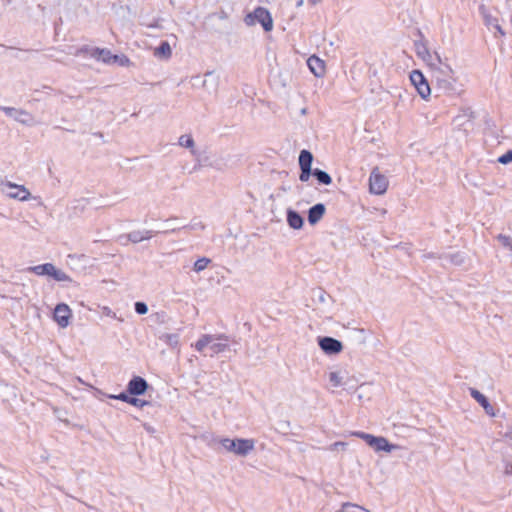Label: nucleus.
Listing matches in <instances>:
<instances>
[{"instance_id":"obj_1","label":"nucleus","mask_w":512,"mask_h":512,"mask_svg":"<svg viewBox=\"0 0 512 512\" xmlns=\"http://www.w3.org/2000/svg\"><path fill=\"white\" fill-rule=\"evenodd\" d=\"M230 336L225 333L219 334H202L199 339L191 344L197 352L204 353L207 349L210 356L223 353L230 348Z\"/></svg>"},{"instance_id":"obj_2","label":"nucleus","mask_w":512,"mask_h":512,"mask_svg":"<svg viewBox=\"0 0 512 512\" xmlns=\"http://www.w3.org/2000/svg\"><path fill=\"white\" fill-rule=\"evenodd\" d=\"M431 69L434 71V77L440 90L446 94L456 93L457 80L454 76L453 69L448 64L443 63L441 60L439 66L431 67Z\"/></svg>"},{"instance_id":"obj_3","label":"nucleus","mask_w":512,"mask_h":512,"mask_svg":"<svg viewBox=\"0 0 512 512\" xmlns=\"http://www.w3.org/2000/svg\"><path fill=\"white\" fill-rule=\"evenodd\" d=\"M219 444L227 451L234 453L240 457H246L255 449L254 439L244 438H221L218 440Z\"/></svg>"},{"instance_id":"obj_4","label":"nucleus","mask_w":512,"mask_h":512,"mask_svg":"<svg viewBox=\"0 0 512 512\" xmlns=\"http://www.w3.org/2000/svg\"><path fill=\"white\" fill-rule=\"evenodd\" d=\"M420 39L414 41V48L416 55L422 59L427 65L436 67L441 64V57L437 52L431 53L428 49L427 42L421 32H419Z\"/></svg>"},{"instance_id":"obj_5","label":"nucleus","mask_w":512,"mask_h":512,"mask_svg":"<svg viewBox=\"0 0 512 512\" xmlns=\"http://www.w3.org/2000/svg\"><path fill=\"white\" fill-rule=\"evenodd\" d=\"M76 55L90 57L96 60L97 62H101L106 65H111L113 53L108 48H99L85 45L77 50Z\"/></svg>"},{"instance_id":"obj_6","label":"nucleus","mask_w":512,"mask_h":512,"mask_svg":"<svg viewBox=\"0 0 512 512\" xmlns=\"http://www.w3.org/2000/svg\"><path fill=\"white\" fill-rule=\"evenodd\" d=\"M245 23L248 26L253 25L256 21L260 23L266 32L273 29V19L270 12L264 7H257L254 11L245 17Z\"/></svg>"},{"instance_id":"obj_7","label":"nucleus","mask_w":512,"mask_h":512,"mask_svg":"<svg viewBox=\"0 0 512 512\" xmlns=\"http://www.w3.org/2000/svg\"><path fill=\"white\" fill-rule=\"evenodd\" d=\"M0 189L9 198L19 201H28L31 198L30 191L24 185H18L10 181H1Z\"/></svg>"},{"instance_id":"obj_8","label":"nucleus","mask_w":512,"mask_h":512,"mask_svg":"<svg viewBox=\"0 0 512 512\" xmlns=\"http://www.w3.org/2000/svg\"><path fill=\"white\" fill-rule=\"evenodd\" d=\"M0 110L3 111L7 116L13 118L15 121L27 125L33 126L36 121L31 113L26 110L16 109L14 107L0 106Z\"/></svg>"},{"instance_id":"obj_9","label":"nucleus","mask_w":512,"mask_h":512,"mask_svg":"<svg viewBox=\"0 0 512 512\" xmlns=\"http://www.w3.org/2000/svg\"><path fill=\"white\" fill-rule=\"evenodd\" d=\"M410 81L413 86L416 88L418 94L423 99H427L430 96L431 89L430 86L424 77L423 73L420 70H413L410 73Z\"/></svg>"},{"instance_id":"obj_10","label":"nucleus","mask_w":512,"mask_h":512,"mask_svg":"<svg viewBox=\"0 0 512 512\" xmlns=\"http://www.w3.org/2000/svg\"><path fill=\"white\" fill-rule=\"evenodd\" d=\"M388 187L387 178L378 172L375 168L369 177V190L372 194L381 195L384 194Z\"/></svg>"},{"instance_id":"obj_11","label":"nucleus","mask_w":512,"mask_h":512,"mask_svg":"<svg viewBox=\"0 0 512 512\" xmlns=\"http://www.w3.org/2000/svg\"><path fill=\"white\" fill-rule=\"evenodd\" d=\"M71 317L72 311L67 304L60 303L56 305L53 318L61 328H66L69 325Z\"/></svg>"},{"instance_id":"obj_12","label":"nucleus","mask_w":512,"mask_h":512,"mask_svg":"<svg viewBox=\"0 0 512 512\" xmlns=\"http://www.w3.org/2000/svg\"><path fill=\"white\" fill-rule=\"evenodd\" d=\"M318 345L328 355L338 354L342 351L343 345L341 341L332 337H319Z\"/></svg>"},{"instance_id":"obj_13","label":"nucleus","mask_w":512,"mask_h":512,"mask_svg":"<svg viewBox=\"0 0 512 512\" xmlns=\"http://www.w3.org/2000/svg\"><path fill=\"white\" fill-rule=\"evenodd\" d=\"M147 388H148V383L144 378H142L140 376H134L128 382L127 392L130 395L139 396V395H143L146 392Z\"/></svg>"},{"instance_id":"obj_14","label":"nucleus","mask_w":512,"mask_h":512,"mask_svg":"<svg viewBox=\"0 0 512 512\" xmlns=\"http://www.w3.org/2000/svg\"><path fill=\"white\" fill-rule=\"evenodd\" d=\"M469 393H470L471 397L474 400H476L480 406H482V408L485 410V412L488 415H490V416L495 415L494 408L490 404V402L488 401V399L485 395H483L480 391H478L475 388H469Z\"/></svg>"},{"instance_id":"obj_15","label":"nucleus","mask_w":512,"mask_h":512,"mask_svg":"<svg viewBox=\"0 0 512 512\" xmlns=\"http://www.w3.org/2000/svg\"><path fill=\"white\" fill-rule=\"evenodd\" d=\"M307 65L310 71L316 76L321 77L325 73V62L319 57L313 55L308 58Z\"/></svg>"},{"instance_id":"obj_16","label":"nucleus","mask_w":512,"mask_h":512,"mask_svg":"<svg viewBox=\"0 0 512 512\" xmlns=\"http://www.w3.org/2000/svg\"><path fill=\"white\" fill-rule=\"evenodd\" d=\"M326 211L325 205L322 203L315 204L308 210V222L310 225L317 224Z\"/></svg>"},{"instance_id":"obj_17","label":"nucleus","mask_w":512,"mask_h":512,"mask_svg":"<svg viewBox=\"0 0 512 512\" xmlns=\"http://www.w3.org/2000/svg\"><path fill=\"white\" fill-rule=\"evenodd\" d=\"M399 446L395 444H390L385 437L377 436L374 442L373 449L376 452L385 451L392 452L395 449H398Z\"/></svg>"},{"instance_id":"obj_18","label":"nucleus","mask_w":512,"mask_h":512,"mask_svg":"<svg viewBox=\"0 0 512 512\" xmlns=\"http://www.w3.org/2000/svg\"><path fill=\"white\" fill-rule=\"evenodd\" d=\"M287 223L293 229H301L304 224V220L298 212L294 211L293 209H288Z\"/></svg>"},{"instance_id":"obj_19","label":"nucleus","mask_w":512,"mask_h":512,"mask_svg":"<svg viewBox=\"0 0 512 512\" xmlns=\"http://www.w3.org/2000/svg\"><path fill=\"white\" fill-rule=\"evenodd\" d=\"M172 55V50L167 41H162L154 50V56L164 59H169Z\"/></svg>"},{"instance_id":"obj_20","label":"nucleus","mask_w":512,"mask_h":512,"mask_svg":"<svg viewBox=\"0 0 512 512\" xmlns=\"http://www.w3.org/2000/svg\"><path fill=\"white\" fill-rule=\"evenodd\" d=\"M439 258L455 266H460L464 263V256L460 252L443 254Z\"/></svg>"},{"instance_id":"obj_21","label":"nucleus","mask_w":512,"mask_h":512,"mask_svg":"<svg viewBox=\"0 0 512 512\" xmlns=\"http://www.w3.org/2000/svg\"><path fill=\"white\" fill-rule=\"evenodd\" d=\"M52 268H53L52 263H44V264L29 267L28 270L38 276H44V275L50 276Z\"/></svg>"},{"instance_id":"obj_22","label":"nucleus","mask_w":512,"mask_h":512,"mask_svg":"<svg viewBox=\"0 0 512 512\" xmlns=\"http://www.w3.org/2000/svg\"><path fill=\"white\" fill-rule=\"evenodd\" d=\"M50 277H52L55 281H58V282L75 283L73 281V279L67 273H65L63 270L57 269L54 264H53V268H52Z\"/></svg>"},{"instance_id":"obj_23","label":"nucleus","mask_w":512,"mask_h":512,"mask_svg":"<svg viewBox=\"0 0 512 512\" xmlns=\"http://www.w3.org/2000/svg\"><path fill=\"white\" fill-rule=\"evenodd\" d=\"M159 339L171 348L179 345V335L176 333H164L159 336Z\"/></svg>"},{"instance_id":"obj_24","label":"nucleus","mask_w":512,"mask_h":512,"mask_svg":"<svg viewBox=\"0 0 512 512\" xmlns=\"http://www.w3.org/2000/svg\"><path fill=\"white\" fill-rule=\"evenodd\" d=\"M312 175L316 178L319 184L330 185L332 183L331 176L321 169L315 168Z\"/></svg>"},{"instance_id":"obj_25","label":"nucleus","mask_w":512,"mask_h":512,"mask_svg":"<svg viewBox=\"0 0 512 512\" xmlns=\"http://www.w3.org/2000/svg\"><path fill=\"white\" fill-rule=\"evenodd\" d=\"M313 155L308 150H302L299 155L300 168H311Z\"/></svg>"},{"instance_id":"obj_26","label":"nucleus","mask_w":512,"mask_h":512,"mask_svg":"<svg viewBox=\"0 0 512 512\" xmlns=\"http://www.w3.org/2000/svg\"><path fill=\"white\" fill-rule=\"evenodd\" d=\"M336 512H371L369 509L358 504L345 502L342 504L341 509Z\"/></svg>"},{"instance_id":"obj_27","label":"nucleus","mask_w":512,"mask_h":512,"mask_svg":"<svg viewBox=\"0 0 512 512\" xmlns=\"http://www.w3.org/2000/svg\"><path fill=\"white\" fill-rule=\"evenodd\" d=\"M126 239L129 242H132L134 244L140 243L143 241L142 231L140 230H134L128 234L121 235L119 237V240Z\"/></svg>"},{"instance_id":"obj_28","label":"nucleus","mask_w":512,"mask_h":512,"mask_svg":"<svg viewBox=\"0 0 512 512\" xmlns=\"http://www.w3.org/2000/svg\"><path fill=\"white\" fill-rule=\"evenodd\" d=\"M205 228V225L202 223V222H197V223H191L189 225H185L181 228H172V229H169V230H165L163 231V233L165 234H168V233H175L177 231H181V230H203Z\"/></svg>"},{"instance_id":"obj_29","label":"nucleus","mask_w":512,"mask_h":512,"mask_svg":"<svg viewBox=\"0 0 512 512\" xmlns=\"http://www.w3.org/2000/svg\"><path fill=\"white\" fill-rule=\"evenodd\" d=\"M113 64L120 66V67H129L131 65V61L124 54H120V55L113 54L112 60H111V65H113Z\"/></svg>"},{"instance_id":"obj_30","label":"nucleus","mask_w":512,"mask_h":512,"mask_svg":"<svg viewBox=\"0 0 512 512\" xmlns=\"http://www.w3.org/2000/svg\"><path fill=\"white\" fill-rule=\"evenodd\" d=\"M354 436L364 440L370 447L373 448L374 446V442H375V439L377 436H374L372 434H369V433H365V432H360V431H357V432H354L353 433Z\"/></svg>"},{"instance_id":"obj_31","label":"nucleus","mask_w":512,"mask_h":512,"mask_svg":"<svg viewBox=\"0 0 512 512\" xmlns=\"http://www.w3.org/2000/svg\"><path fill=\"white\" fill-rule=\"evenodd\" d=\"M211 262V260L209 258H206V257H202V258H199L195 261L194 265H193V270L197 273L203 271L204 269H206V267L208 266V264Z\"/></svg>"},{"instance_id":"obj_32","label":"nucleus","mask_w":512,"mask_h":512,"mask_svg":"<svg viewBox=\"0 0 512 512\" xmlns=\"http://www.w3.org/2000/svg\"><path fill=\"white\" fill-rule=\"evenodd\" d=\"M179 145L185 148L192 149L194 147V140L190 135H182L178 141Z\"/></svg>"},{"instance_id":"obj_33","label":"nucleus","mask_w":512,"mask_h":512,"mask_svg":"<svg viewBox=\"0 0 512 512\" xmlns=\"http://www.w3.org/2000/svg\"><path fill=\"white\" fill-rule=\"evenodd\" d=\"M329 381L333 387H339L342 385V377L338 372H330Z\"/></svg>"},{"instance_id":"obj_34","label":"nucleus","mask_w":512,"mask_h":512,"mask_svg":"<svg viewBox=\"0 0 512 512\" xmlns=\"http://www.w3.org/2000/svg\"><path fill=\"white\" fill-rule=\"evenodd\" d=\"M483 19H484L485 25L488 26V27H493L494 28V26H497V24L499 23V20L496 17H494L491 14H489V13H484L483 14Z\"/></svg>"},{"instance_id":"obj_35","label":"nucleus","mask_w":512,"mask_h":512,"mask_svg":"<svg viewBox=\"0 0 512 512\" xmlns=\"http://www.w3.org/2000/svg\"><path fill=\"white\" fill-rule=\"evenodd\" d=\"M498 241L512 251V238L508 235L499 234L497 236Z\"/></svg>"},{"instance_id":"obj_36","label":"nucleus","mask_w":512,"mask_h":512,"mask_svg":"<svg viewBox=\"0 0 512 512\" xmlns=\"http://www.w3.org/2000/svg\"><path fill=\"white\" fill-rule=\"evenodd\" d=\"M134 308L135 312L139 315H144L148 311V306L146 305V303L140 301L135 303Z\"/></svg>"},{"instance_id":"obj_37","label":"nucleus","mask_w":512,"mask_h":512,"mask_svg":"<svg viewBox=\"0 0 512 512\" xmlns=\"http://www.w3.org/2000/svg\"><path fill=\"white\" fill-rule=\"evenodd\" d=\"M301 173L299 175V180L302 182H307L309 180L310 175H312L313 170L311 168H300Z\"/></svg>"},{"instance_id":"obj_38","label":"nucleus","mask_w":512,"mask_h":512,"mask_svg":"<svg viewBox=\"0 0 512 512\" xmlns=\"http://www.w3.org/2000/svg\"><path fill=\"white\" fill-rule=\"evenodd\" d=\"M130 405H133L135 407H139V408H142L144 407L145 405H148L149 402L146 401V400H142V399H139V398H136V397H131L129 399V403Z\"/></svg>"},{"instance_id":"obj_39","label":"nucleus","mask_w":512,"mask_h":512,"mask_svg":"<svg viewBox=\"0 0 512 512\" xmlns=\"http://www.w3.org/2000/svg\"><path fill=\"white\" fill-rule=\"evenodd\" d=\"M498 162L501 164H508L512 162V150H508L505 154L498 158Z\"/></svg>"},{"instance_id":"obj_40","label":"nucleus","mask_w":512,"mask_h":512,"mask_svg":"<svg viewBox=\"0 0 512 512\" xmlns=\"http://www.w3.org/2000/svg\"><path fill=\"white\" fill-rule=\"evenodd\" d=\"M109 397L112 398V399H117V400L126 402V403H129V399L131 398L129 395H127L124 392L120 393L118 395H110Z\"/></svg>"},{"instance_id":"obj_41","label":"nucleus","mask_w":512,"mask_h":512,"mask_svg":"<svg viewBox=\"0 0 512 512\" xmlns=\"http://www.w3.org/2000/svg\"><path fill=\"white\" fill-rule=\"evenodd\" d=\"M157 232L153 231V230H144L142 231V236H143V241L144 240H149L150 238H152Z\"/></svg>"},{"instance_id":"obj_42","label":"nucleus","mask_w":512,"mask_h":512,"mask_svg":"<svg viewBox=\"0 0 512 512\" xmlns=\"http://www.w3.org/2000/svg\"><path fill=\"white\" fill-rule=\"evenodd\" d=\"M504 474L512 475V462L504 461Z\"/></svg>"},{"instance_id":"obj_43","label":"nucleus","mask_w":512,"mask_h":512,"mask_svg":"<svg viewBox=\"0 0 512 512\" xmlns=\"http://www.w3.org/2000/svg\"><path fill=\"white\" fill-rule=\"evenodd\" d=\"M346 446V443L344 442H335L333 443L331 446H330V450H336L338 449L339 447H345Z\"/></svg>"},{"instance_id":"obj_44","label":"nucleus","mask_w":512,"mask_h":512,"mask_svg":"<svg viewBox=\"0 0 512 512\" xmlns=\"http://www.w3.org/2000/svg\"><path fill=\"white\" fill-rule=\"evenodd\" d=\"M494 29L499 34L500 37L505 36V31L502 29L501 25L498 23L497 26H494Z\"/></svg>"},{"instance_id":"obj_45","label":"nucleus","mask_w":512,"mask_h":512,"mask_svg":"<svg viewBox=\"0 0 512 512\" xmlns=\"http://www.w3.org/2000/svg\"><path fill=\"white\" fill-rule=\"evenodd\" d=\"M143 427H144V429H145L148 433H154V432H155V429H154L152 426H150L149 424H147V423H145V424L143 425Z\"/></svg>"},{"instance_id":"obj_46","label":"nucleus","mask_w":512,"mask_h":512,"mask_svg":"<svg viewBox=\"0 0 512 512\" xmlns=\"http://www.w3.org/2000/svg\"><path fill=\"white\" fill-rule=\"evenodd\" d=\"M303 3H304V0H297L296 6L301 7L303 5Z\"/></svg>"},{"instance_id":"obj_47","label":"nucleus","mask_w":512,"mask_h":512,"mask_svg":"<svg viewBox=\"0 0 512 512\" xmlns=\"http://www.w3.org/2000/svg\"><path fill=\"white\" fill-rule=\"evenodd\" d=\"M423 257L424 258H433L434 255L432 253H428V254H424Z\"/></svg>"},{"instance_id":"obj_48","label":"nucleus","mask_w":512,"mask_h":512,"mask_svg":"<svg viewBox=\"0 0 512 512\" xmlns=\"http://www.w3.org/2000/svg\"><path fill=\"white\" fill-rule=\"evenodd\" d=\"M321 0H309V2L312 4V5H316L317 3H319Z\"/></svg>"},{"instance_id":"obj_49","label":"nucleus","mask_w":512,"mask_h":512,"mask_svg":"<svg viewBox=\"0 0 512 512\" xmlns=\"http://www.w3.org/2000/svg\"><path fill=\"white\" fill-rule=\"evenodd\" d=\"M324 300H325V299H324V295H323V294H321V295H320V301L324 302Z\"/></svg>"}]
</instances>
